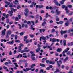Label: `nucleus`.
<instances>
[{
	"instance_id": "obj_1",
	"label": "nucleus",
	"mask_w": 73,
	"mask_h": 73,
	"mask_svg": "<svg viewBox=\"0 0 73 73\" xmlns=\"http://www.w3.org/2000/svg\"><path fill=\"white\" fill-rule=\"evenodd\" d=\"M46 62L47 63V64H52V65H54L55 64V62L54 61H49V60H48L46 61Z\"/></svg>"
},
{
	"instance_id": "obj_2",
	"label": "nucleus",
	"mask_w": 73,
	"mask_h": 73,
	"mask_svg": "<svg viewBox=\"0 0 73 73\" xmlns=\"http://www.w3.org/2000/svg\"><path fill=\"white\" fill-rule=\"evenodd\" d=\"M25 12H24V15H25V16L27 17V16L28 15V13H29V10L28 9L26 8L25 10Z\"/></svg>"
},
{
	"instance_id": "obj_3",
	"label": "nucleus",
	"mask_w": 73,
	"mask_h": 73,
	"mask_svg": "<svg viewBox=\"0 0 73 73\" xmlns=\"http://www.w3.org/2000/svg\"><path fill=\"white\" fill-rule=\"evenodd\" d=\"M62 61L61 60H60L59 61H57V65L59 68L60 67H61V64H62Z\"/></svg>"
},
{
	"instance_id": "obj_4",
	"label": "nucleus",
	"mask_w": 73,
	"mask_h": 73,
	"mask_svg": "<svg viewBox=\"0 0 73 73\" xmlns=\"http://www.w3.org/2000/svg\"><path fill=\"white\" fill-rule=\"evenodd\" d=\"M35 56V54H32L31 56L32 60L33 61L36 60V58L35 57H34Z\"/></svg>"
},
{
	"instance_id": "obj_5",
	"label": "nucleus",
	"mask_w": 73,
	"mask_h": 73,
	"mask_svg": "<svg viewBox=\"0 0 73 73\" xmlns=\"http://www.w3.org/2000/svg\"><path fill=\"white\" fill-rule=\"evenodd\" d=\"M69 50V48H67V49L65 50H64L62 52V54H65V53H67Z\"/></svg>"
},
{
	"instance_id": "obj_6",
	"label": "nucleus",
	"mask_w": 73,
	"mask_h": 73,
	"mask_svg": "<svg viewBox=\"0 0 73 73\" xmlns=\"http://www.w3.org/2000/svg\"><path fill=\"white\" fill-rule=\"evenodd\" d=\"M8 13H9V14H10V16H13V14H12V13H13V11H12H12H8Z\"/></svg>"
},
{
	"instance_id": "obj_7",
	"label": "nucleus",
	"mask_w": 73,
	"mask_h": 73,
	"mask_svg": "<svg viewBox=\"0 0 73 73\" xmlns=\"http://www.w3.org/2000/svg\"><path fill=\"white\" fill-rule=\"evenodd\" d=\"M60 33H61V34L62 35H63V34H64V33H67V31H63L62 30L60 31Z\"/></svg>"
},
{
	"instance_id": "obj_8",
	"label": "nucleus",
	"mask_w": 73,
	"mask_h": 73,
	"mask_svg": "<svg viewBox=\"0 0 73 73\" xmlns=\"http://www.w3.org/2000/svg\"><path fill=\"white\" fill-rule=\"evenodd\" d=\"M6 31V29H4V30H3L2 31V35L4 36L5 34V31Z\"/></svg>"
},
{
	"instance_id": "obj_9",
	"label": "nucleus",
	"mask_w": 73,
	"mask_h": 73,
	"mask_svg": "<svg viewBox=\"0 0 73 73\" xmlns=\"http://www.w3.org/2000/svg\"><path fill=\"white\" fill-rule=\"evenodd\" d=\"M38 8H39L40 9L43 8V5H36V9H37Z\"/></svg>"
},
{
	"instance_id": "obj_10",
	"label": "nucleus",
	"mask_w": 73,
	"mask_h": 73,
	"mask_svg": "<svg viewBox=\"0 0 73 73\" xmlns=\"http://www.w3.org/2000/svg\"><path fill=\"white\" fill-rule=\"evenodd\" d=\"M50 41H52V42H56V39L54 38H53L52 39V38H50Z\"/></svg>"
},
{
	"instance_id": "obj_11",
	"label": "nucleus",
	"mask_w": 73,
	"mask_h": 73,
	"mask_svg": "<svg viewBox=\"0 0 73 73\" xmlns=\"http://www.w3.org/2000/svg\"><path fill=\"white\" fill-rule=\"evenodd\" d=\"M18 53H19V52H21V50H22V48H21V47L20 46H19L18 48Z\"/></svg>"
},
{
	"instance_id": "obj_12",
	"label": "nucleus",
	"mask_w": 73,
	"mask_h": 73,
	"mask_svg": "<svg viewBox=\"0 0 73 73\" xmlns=\"http://www.w3.org/2000/svg\"><path fill=\"white\" fill-rule=\"evenodd\" d=\"M68 6H66V7L65 9V10L66 11V13L67 14L69 13V10L68 9Z\"/></svg>"
},
{
	"instance_id": "obj_13",
	"label": "nucleus",
	"mask_w": 73,
	"mask_h": 73,
	"mask_svg": "<svg viewBox=\"0 0 73 73\" xmlns=\"http://www.w3.org/2000/svg\"><path fill=\"white\" fill-rule=\"evenodd\" d=\"M69 24H70V23L68 21H67L65 23V25L66 26V27H68V26H69Z\"/></svg>"
},
{
	"instance_id": "obj_14",
	"label": "nucleus",
	"mask_w": 73,
	"mask_h": 73,
	"mask_svg": "<svg viewBox=\"0 0 73 73\" xmlns=\"http://www.w3.org/2000/svg\"><path fill=\"white\" fill-rule=\"evenodd\" d=\"M54 2L55 3L56 5H58V6H61V4H59L58 2H57V1L56 2V1H54Z\"/></svg>"
},
{
	"instance_id": "obj_15",
	"label": "nucleus",
	"mask_w": 73,
	"mask_h": 73,
	"mask_svg": "<svg viewBox=\"0 0 73 73\" xmlns=\"http://www.w3.org/2000/svg\"><path fill=\"white\" fill-rule=\"evenodd\" d=\"M67 45L69 46H72V45H73V42H71L70 43H68Z\"/></svg>"
},
{
	"instance_id": "obj_16",
	"label": "nucleus",
	"mask_w": 73,
	"mask_h": 73,
	"mask_svg": "<svg viewBox=\"0 0 73 73\" xmlns=\"http://www.w3.org/2000/svg\"><path fill=\"white\" fill-rule=\"evenodd\" d=\"M4 3L5 4H6L7 5H9L10 4H11V3L10 2H8L7 1H5Z\"/></svg>"
},
{
	"instance_id": "obj_17",
	"label": "nucleus",
	"mask_w": 73,
	"mask_h": 73,
	"mask_svg": "<svg viewBox=\"0 0 73 73\" xmlns=\"http://www.w3.org/2000/svg\"><path fill=\"white\" fill-rule=\"evenodd\" d=\"M40 66H41L42 67H45L46 66H45V65L44 64H42V63H40Z\"/></svg>"
},
{
	"instance_id": "obj_18",
	"label": "nucleus",
	"mask_w": 73,
	"mask_h": 73,
	"mask_svg": "<svg viewBox=\"0 0 73 73\" xmlns=\"http://www.w3.org/2000/svg\"><path fill=\"white\" fill-rule=\"evenodd\" d=\"M19 57H20L21 58V57H23V56H22V54H19V55H18L17 56V58H19Z\"/></svg>"
},
{
	"instance_id": "obj_19",
	"label": "nucleus",
	"mask_w": 73,
	"mask_h": 73,
	"mask_svg": "<svg viewBox=\"0 0 73 73\" xmlns=\"http://www.w3.org/2000/svg\"><path fill=\"white\" fill-rule=\"evenodd\" d=\"M40 50H41V48H38L36 50V52L38 53L39 52V51H40Z\"/></svg>"
},
{
	"instance_id": "obj_20",
	"label": "nucleus",
	"mask_w": 73,
	"mask_h": 73,
	"mask_svg": "<svg viewBox=\"0 0 73 73\" xmlns=\"http://www.w3.org/2000/svg\"><path fill=\"white\" fill-rule=\"evenodd\" d=\"M7 34L10 35L12 34V31H11V30H9V31H7Z\"/></svg>"
},
{
	"instance_id": "obj_21",
	"label": "nucleus",
	"mask_w": 73,
	"mask_h": 73,
	"mask_svg": "<svg viewBox=\"0 0 73 73\" xmlns=\"http://www.w3.org/2000/svg\"><path fill=\"white\" fill-rule=\"evenodd\" d=\"M50 16V15H48V13H46L45 15V18H48L49 16Z\"/></svg>"
},
{
	"instance_id": "obj_22",
	"label": "nucleus",
	"mask_w": 73,
	"mask_h": 73,
	"mask_svg": "<svg viewBox=\"0 0 73 73\" xmlns=\"http://www.w3.org/2000/svg\"><path fill=\"white\" fill-rule=\"evenodd\" d=\"M55 32L56 36L57 37L58 36H59V34H58V31L57 30H56L55 31Z\"/></svg>"
},
{
	"instance_id": "obj_23",
	"label": "nucleus",
	"mask_w": 73,
	"mask_h": 73,
	"mask_svg": "<svg viewBox=\"0 0 73 73\" xmlns=\"http://www.w3.org/2000/svg\"><path fill=\"white\" fill-rule=\"evenodd\" d=\"M58 52H60L62 51V49L61 48H58L57 50Z\"/></svg>"
},
{
	"instance_id": "obj_24",
	"label": "nucleus",
	"mask_w": 73,
	"mask_h": 73,
	"mask_svg": "<svg viewBox=\"0 0 73 73\" xmlns=\"http://www.w3.org/2000/svg\"><path fill=\"white\" fill-rule=\"evenodd\" d=\"M36 66V64H33L31 66V68H33L34 66Z\"/></svg>"
},
{
	"instance_id": "obj_25",
	"label": "nucleus",
	"mask_w": 73,
	"mask_h": 73,
	"mask_svg": "<svg viewBox=\"0 0 73 73\" xmlns=\"http://www.w3.org/2000/svg\"><path fill=\"white\" fill-rule=\"evenodd\" d=\"M58 9H56V13L57 15H60V12L58 11Z\"/></svg>"
},
{
	"instance_id": "obj_26",
	"label": "nucleus",
	"mask_w": 73,
	"mask_h": 73,
	"mask_svg": "<svg viewBox=\"0 0 73 73\" xmlns=\"http://www.w3.org/2000/svg\"><path fill=\"white\" fill-rule=\"evenodd\" d=\"M68 57H67L64 60L63 62H66L67 60H68Z\"/></svg>"
},
{
	"instance_id": "obj_27",
	"label": "nucleus",
	"mask_w": 73,
	"mask_h": 73,
	"mask_svg": "<svg viewBox=\"0 0 73 73\" xmlns=\"http://www.w3.org/2000/svg\"><path fill=\"white\" fill-rule=\"evenodd\" d=\"M13 40L11 42H7V44H13Z\"/></svg>"
},
{
	"instance_id": "obj_28",
	"label": "nucleus",
	"mask_w": 73,
	"mask_h": 73,
	"mask_svg": "<svg viewBox=\"0 0 73 73\" xmlns=\"http://www.w3.org/2000/svg\"><path fill=\"white\" fill-rule=\"evenodd\" d=\"M63 45L64 46H66V40H64L63 42Z\"/></svg>"
},
{
	"instance_id": "obj_29",
	"label": "nucleus",
	"mask_w": 73,
	"mask_h": 73,
	"mask_svg": "<svg viewBox=\"0 0 73 73\" xmlns=\"http://www.w3.org/2000/svg\"><path fill=\"white\" fill-rule=\"evenodd\" d=\"M66 6L65 5H63L62 6V8L63 9H64V8H65H65H66Z\"/></svg>"
},
{
	"instance_id": "obj_30",
	"label": "nucleus",
	"mask_w": 73,
	"mask_h": 73,
	"mask_svg": "<svg viewBox=\"0 0 73 73\" xmlns=\"http://www.w3.org/2000/svg\"><path fill=\"white\" fill-rule=\"evenodd\" d=\"M23 70L25 72H27V71H29V68H27L26 70L25 69H23Z\"/></svg>"
},
{
	"instance_id": "obj_31",
	"label": "nucleus",
	"mask_w": 73,
	"mask_h": 73,
	"mask_svg": "<svg viewBox=\"0 0 73 73\" xmlns=\"http://www.w3.org/2000/svg\"><path fill=\"white\" fill-rule=\"evenodd\" d=\"M11 11H12V10L13 12V11L14 12H16V11H17V9H14L13 8H11Z\"/></svg>"
},
{
	"instance_id": "obj_32",
	"label": "nucleus",
	"mask_w": 73,
	"mask_h": 73,
	"mask_svg": "<svg viewBox=\"0 0 73 73\" xmlns=\"http://www.w3.org/2000/svg\"><path fill=\"white\" fill-rule=\"evenodd\" d=\"M46 22L44 21L42 24V27H44V25L46 24Z\"/></svg>"
},
{
	"instance_id": "obj_33",
	"label": "nucleus",
	"mask_w": 73,
	"mask_h": 73,
	"mask_svg": "<svg viewBox=\"0 0 73 73\" xmlns=\"http://www.w3.org/2000/svg\"><path fill=\"white\" fill-rule=\"evenodd\" d=\"M20 8H21V6H20L19 5H18L17 7V9H20Z\"/></svg>"
},
{
	"instance_id": "obj_34",
	"label": "nucleus",
	"mask_w": 73,
	"mask_h": 73,
	"mask_svg": "<svg viewBox=\"0 0 73 73\" xmlns=\"http://www.w3.org/2000/svg\"><path fill=\"white\" fill-rule=\"evenodd\" d=\"M51 46H47V49H48V48H49V50H52V48H51Z\"/></svg>"
},
{
	"instance_id": "obj_35",
	"label": "nucleus",
	"mask_w": 73,
	"mask_h": 73,
	"mask_svg": "<svg viewBox=\"0 0 73 73\" xmlns=\"http://www.w3.org/2000/svg\"><path fill=\"white\" fill-rule=\"evenodd\" d=\"M48 59L47 57L44 58L42 59V61H46Z\"/></svg>"
},
{
	"instance_id": "obj_36",
	"label": "nucleus",
	"mask_w": 73,
	"mask_h": 73,
	"mask_svg": "<svg viewBox=\"0 0 73 73\" xmlns=\"http://www.w3.org/2000/svg\"><path fill=\"white\" fill-rule=\"evenodd\" d=\"M26 60H19V62H26Z\"/></svg>"
},
{
	"instance_id": "obj_37",
	"label": "nucleus",
	"mask_w": 73,
	"mask_h": 73,
	"mask_svg": "<svg viewBox=\"0 0 73 73\" xmlns=\"http://www.w3.org/2000/svg\"><path fill=\"white\" fill-rule=\"evenodd\" d=\"M32 5H34V7H35V6L36 5V3H35V2H33L32 3Z\"/></svg>"
},
{
	"instance_id": "obj_38",
	"label": "nucleus",
	"mask_w": 73,
	"mask_h": 73,
	"mask_svg": "<svg viewBox=\"0 0 73 73\" xmlns=\"http://www.w3.org/2000/svg\"><path fill=\"white\" fill-rule=\"evenodd\" d=\"M39 73H44V70H43V69L40 70L39 72Z\"/></svg>"
},
{
	"instance_id": "obj_39",
	"label": "nucleus",
	"mask_w": 73,
	"mask_h": 73,
	"mask_svg": "<svg viewBox=\"0 0 73 73\" xmlns=\"http://www.w3.org/2000/svg\"><path fill=\"white\" fill-rule=\"evenodd\" d=\"M19 18H18V17H16L15 18V21H19Z\"/></svg>"
},
{
	"instance_id": "obj_40",
	"label": "nucleus",
	"mask_w": 73,
	"mask_h": 73,
	"mask_svg": "<svg viewBox=\"0 0 73 73\" xmlns=\"http://www.w3.org/2000/svg\"><path fill=\"white\" fill-rule=\"evenodd\" d=\"M67 54L68 56H70V51H68L67 53Z\"/></svg>"
},
{
	"instance_id": "obj_41",
	"label": "nucleus",
	"mask_w": 73,
	"mask_h": 73,
	"mask_svg": "<svg viewBox=\"0 0 73 73\" xmlns=\"http://www.w3.org/2000/svg\"><path fill=\"white\" fill-rule=\"evenodd\" d=\"M36 19H39L40 18V15H39L38 14L37 15H36Z\"/></svg>"
},
{
	"instance_id": "obj_42",
	"label": "nucleus",
	"mask_w": 73,
	"mask_h": 73,
	"mask_svg": "<svg viewBox=\"0 0 73 73\" xmlns=\"http://www.w3.org/2000/svg\"><path fill=\"white\" fill-rule=\"evenodd\" d=\"M20 35L21 36H22V35H24V33H23V32H21L20 33Z\"/></svg>"
},
{
	"instance_id": "obj_43",
	"label": "nucleus",
	"mask_w": 73,
	"mask_h": 73,
	"mask_svg": "<svg viewBox=\"0 0 73 73\" xmlns=\"http://www.w3.org/2000/svg\"><path fill=\"white\" fill-rule=\"evenodd\" d=\"M24 41H26V42L27 44V43H28L29 42V41H28V40L27 39H24Z\"/></svg>"
},
{
	"instance_id": "obj_44",
	"label": "nucleus",
	"mask_w": 73,
	"mask_h": 73,
	"mask_svg": "<svg viewBox=\"0 0 73 73\" xmlns=\"http://www.w3.org/2000/svg\"><path fill=\"white\" fill-rule=\"evenodd\" d=\"M69 21L70 22H72L73 21V18H71L69 19Z\"/></svg>"
},
{
	"instance_id": "obj_45",
	"label": "nucleus",
	"mask_w": 73,
	"mask_h": 73,
	"mask_svg": "<svg viewBox=\"0 0 73 73\" xmlns=\"http://www.w3.org/2000/svg\"><path fill=\"white\" fill-rule=\"evenodd\" d=\"M46 46H44L43 47V49H45V48H47V46H48V43H46Z\"/></svg>"
},
{
	"instance_id": "obj_46",
	"label": "nucleus",
	"mask_w": 73,
	"mask_h": 73,
	"mask_svg": "<svg viewBox=\"0 0 73 73\" xmlns=\"http://www.w3.org/2000/svg\"><path fill=\"white\" fill-rule=\"evenodd\" d=\"M56 17V18H57L56 19V21H59V20H60V19L58 17Z\"/></svg>"
},
{
	"instance_id": "obj_47",
	"label": "nucleus",
	"mask_w": 73,
	"mask_h": 73,
	"mask_svg": "<svg viewBox=\"0 0 73 73\" xmlns=\"http://www.w3.org/2000/svg\"><path fill=\"white\" fill-rule=\"evenodd\" d=\"M5 16L6 19H8V17L9 16V14H7Z\"/></svg>"
},
{
	"instance_id": "obj_48",
	"label": "nucleus",
	"mask_w": 73,
	"mask_h": 73,
	"mask_svg": "<svg viewBox=\"0 0 73 73\" xmlns=\"http://www.w3.org/2000/svg\"><path fill=\"white\" fill-rule=\"evenodd\" d=\"M10 4L11 5L9 6V7L10 8H12V7H13V4L12 3H11Z\"/></svg>"
},
{
	"instance_id": "obj_49",
	"label": "nucleus",
	"mask_w": 73,
	"mask_h": 73,
	"mask_svg": "<svg viewBox=\"0 0 73 73\" xmlns=\"http://www.w3.org/2000/svg\"><path fill=\"white\" fill-rule=\"evenodd\" d=\"M29 51H30V50H25V53H27V52H29Z\"/></svg>"
},
{
	"instance_id": "obj_50",
	"label": "nucleus",
	"mask_w": 73,
	"mask_h": 73,
	"mask_svg": "<svg viewBox=\"0 0 73 73\" xmlns=\"http://www.w3.org/2000/svg\"><path fill=\"white\" fill-rule=\"evenodd\" d=\"M6 23L8 24V23H9V19H7L6 20Z\"/></svg>"
},
{
	"instance_id": "obj_51",
	"label": "nucleus",
	"mask_w": 73,
	"mask_h": 73,
	"mask_svg": "<svg viewBox=\"0 0 73 73\" xmlns=\"http://www.w3.org/2000/svg\"><path fill=\"white\" fill-rule=\"evenodd\" d=\"M30 17L31 18H32V19H34L35 18V16H34L30 15Z\"/></svg>"
},
{
	"instance_id": "obj_52",
	"label": "nucleus",
	"mask_w": 73,
	"mask_h": 73,
	"mask_svg": "<svg viewBox=\"0 0 73 73\" xmlns=\"http://www.w3.org/2000/svg\"><path fill=\"white\" fill-rule=\"evenodd\" d=\"M18 17H19L18 19H21V15H20L18 14Z\"/></svg>"
},
{
	"instance_id": "obj_53",
	"label": "nucleus",
	"mask_w": 73,
	"mask_h": 73,
	"mask_svg": "<svg viewBox=\"0 0 73 73\" xmlns=\"http://www.w3.org/2000/svg\"><path fill=\"white\" fill-rule=\"evenodd\" d=\"M15 40H17V35H15Z\"/></svg>"
},
{
	"instance_id": "obj_54",
	"label": "nucleus",
	"mask_w": 73,
	"mask_h": 73,
	"mask_svg": "<svg viewBox=\"0 0 73 73\" xmlns=\"http://www.w3.org/2000/svg\"><path fill=\"white\" fill-rule=\"evenodd\" d=\"M70 36H73V33H71L70 34Z\"/></svg>"
},
{
	"instance_id": "obj_55",
	"label": "nucleus",
	"mask_w": 73,
	"mask_h": 73,
	"mask_svg": "<svg viewBox=\"0 0 73 73\" xmlns=\"http://www.w3.org/2000/svg\"><path fill=\"white\" fill-rule=\"evenodd\" d=\"M19 45L20 46H21L22 47H23V46H24V44H22V43H21Z\"/></svg>"
},
{
	"instance_id": "obj_56",
	"label": "nucleus",
	"mask_w": 73,
	"mask_h": 73,
	"mask_svg": "<svg viewBox=\"0 0 73 73\" xmlns=\"http://www.w3.org/2000/svg\"><path fill=\"white\" fill-rule=\"evenodd\" d=\"M30 36L31 38H33V37H34V35H30Z\"/></svg>"
},
{
	"instance_id": "obj_57",
	"label": "nucleus",
	"mask_w": 73,
	"mask_h": 73,
	"mask_svg": "<svg viewBox=\"0 0 73 73\" xmlns=\"http://www.w3.org/2000/svg\"><path fill=\"white\" fill-rule=\"evenodd\" d=\"M30 53H31V54H34V51H30Z\"/></svg>"
},
{
	"instance_id": "obj_58",
	"label": "nucleus",
	"mask_w": 73,
	"mask_h": 73,
	"mask_svg": "<svg viewBox=\"0 0 73 73\" xmlns=\"http://www.w3.org/2000/svg\"><path fill=\"white\" fill-rule=\"evenodd\" d=\"M20 52H21V53H23L25 52V50H23L22 51L21 50Z\"/></svg>"
},
{
	"instance_id": "obj_59",
	"label": "nucleus",
	"mask_w": 73,
	"mask_h": 73,
	"mask_svg": "<svg viewBox=\"0 0 73 73\" xmlns=\"http://www.w3.org/2000/svg\"><path fill=\"white\" fill-rule=\"evenodd\" d=\"M63 23V22L62 21H60L59 22V24H62Z\"/></svg>"
},
{
	"instance_id": "obj_60",
	"label": "nucleus",
	"mask_w": 73,
	"mask_h": 73,
	"mask_svg": "<svg viewBox=\"0 0 73 73\" xmlns=\"http://www.w3.org/2000/svg\"><path fill=\"white\" fill-rule=\"evenodd\" d=\"M49 36L50 37H53V34H50L49 35Z\"/></svg>"
},
{
	"instance_id": "obj_61",
	"label": "nucleus",
	"mask_w": 73,
	"mask_h": 73,
	"mask_svg": "<svg viewBox=\"0 0 73 73\" xmlns=\"http://www.w3.org/2000/svg\"><path fill=\"white\" fill-rule=\"evenodd\" d=\"M12 54V52L11 51H10L9 52V55H11Z\"/></svg>"
},
{
	"instance_id": "obj_62",
	"label": "nucleus",
	"mask_w": 73,
	"mask_h": 73,
	"mask_svg": "<svg viewBox=\"0 0 73 73\" xmlns=\"http://www.w3.org/2000/svg\"><path fill=\"white\" fill-rule=\"evenodd\" d=\"M25 67H27V66H28V63L27 62L25 63Z\"/></svg>"
},
{
	"instance_id": "obj_63",
	"label": "nucleus",
	"mask_w": 73,
	"mask_h": 73,
	"mask_svg": "<svg viewBox=\"0 0 73 73\" xmlns=\"http://www.w3.org/2000/svg\"><path fill=\"white\" fill-rule=\"evenodd\" d=\"M24 39H25V40L26 39H27L28 38V36H24Z\"/></svg>"
},
{
	"instance_id": "obj_64",
	"label": "nucleus",
	"mask_w": 73,
	"mask_h": 73,
	"mask_svg": "<svg viewBox=\"0 0 73 73\" xmlns=\"http://www.w3.org/2000/svg\"><path fill=\"white\" fill-rule=\"evenodd\" d=\"M60 3L61 4H62V5H63L64 4V2H63V1H60Z\"/></svg>"
}]
</instances>
